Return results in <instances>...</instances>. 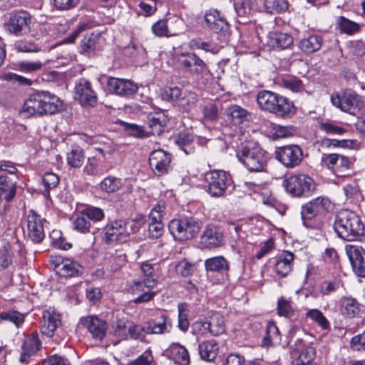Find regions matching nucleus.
<instances>
[{"label": "nucleus", "instance_id": "obj_1", "mask_svg": "<svg viewBox=\"0 0 365 365\" xmlns=\"http://www.w3.org/2000/svg\"><path fill=\"white\" fill-rule=\"evenodd\" d=\"M59 106L56 96L46 91L37 92L25 101L21 115L24 118L52 115L58 112Z\"/></svg>", "mask_w": 365, "mask_h": 365}, {"label": "nucleus", "instance_id": "obj_2", "mask_svg": "<svg viewBox=\"0 0 365 365\" xmlns=\"http://www.w3.org/2000/svg\"><path fill=\"white\" fill-rule=\"evenodd\" d=\"M333 226L337 236L348 242L359 240L364 232V225L360 217L348 210L337 212Z\"/></svg>", "mask_w": 365, "mask_h": 365}, {"label": "nucleus", "instance_id": "obj_3", "mask_svg": "<svg viewBox=\"0 0 365 365\" xmlns=\"http://www.w3.org/2000/svg\"><path fill=\"white\" fill-rule=\"evenodd\" d=\"M235 156L251 173L264 171L267 163L266 152L252 140L242 142L235 150Z\"/></svg>", "mask_w": 365, "mask_h": 365}, {"label": "nucleus", "instance_id": "obj_4", "mask_svg": "<svg viewBox=\"0 0 365 365\" xmlns=\"http://www.w3.org/2000/svg\"><path fill=\"white\" fill-rule=\"evenodd\" d=\"M80 140L89 145L94 146V155L88 158L83 172L88 175H98L102 173L101 165L106 160V155H111L113 152L108 142L103 140L104 138L100 135L91 136L84 133L79 135Z\"/></svg>", "mask_w": 365, "mask_h": 365}, {"label": "nucleus", "instance_id": "obj_5", "mask_svg": "<svg viewBox=\"0 0 365 365\" xmlns=\"http://www.w3.org/2000/svg\"><path fill=\"white\" fill-rule=\"evenodd\" d=\"M259 106L265 111L280 118H288L295 113V108L288 98L269 91H262L257 94Z\"/></svg>", "mask_w": 365, "mask_h": 365}, {"label": "nucleus", "instance_id": "obj_6", "mask_svg": "<svg viewBox=\"0 0 365 365\" xmlns=\"http://www.w3.org/2000/svg\"><path fill=\"white\" fill-rule=\"evenodd\" d=\"M140 229L138 222L122 220L113 221L108 224L103 230V240L106 243L117 241L124 242L130 235L137 232Z\"/></svg>", "mask_w": 365, "mask_h": 365}, {"label": "nucleus", "instance_id": "obj_7", "mask_svg": "<svg viewBox=\"0 0 365 365\" xmlns=\"http://www.w3.org/2000/svg\"><path fill=\"white\" fill-rule=\"evenodd\" d=\"M201 227V222L193 217L174 219L168 225L170 234L178 241L192 239L199 233Z\"/></svg>", "mask_w": 365, "mask_h": 365}, {"label": "nucleus", "instance_id": "obj_8", "mask_svg": "<svg viewBox=\"0 0 365 365\" xmlns=\"http://www.w3.org/2000/svg\"><path fill=\"white\" fill-rule=\"evenodd\" d=\"M331 102L341 110L351 115H356L364 106L361 98L351 91L344 92L341 95H331Z\"/></svg>", "mask_w": 365, "mask_h": 365}, {"label": "nucleus", "instance_id": "obj_9", "mask_svg": "<svg viewBox=\"0 0 365 365\" xmlns=\"http://www.w3.org/2000/svg\"><path fill=\"white\" fill-rule=\"evenodd\" d=\"M274 158L285 168H294L301 164L303 159V150L298 145L295 144L278 147L274 151Z\"/></svg>", "mask_w": 365, "mask_h": 365}, {"label": "nucleus", "instance_id": "obj_10", "mask_svg": "<svg viewBox=\"0 0 365 365\" xmlns=\"http://www.w3.org/2000/svg\"><path fill=\"white\" fill-rule=\"evenodd\" d=\"M285 182L287 191L294 196H301L315 189L313 179L304 174L292 175L287 178Z\"/></svg>", "mask_w": 365, "mask_h": 365}, {"label": "nucleus", "instance_id": "obj_11", "mask_svg": "<svg viewBox=\"0 0 365 365\" xmlns=\"http://www.w3.org/2000/svg\"><path fill=\"white\" fill-rule=\"evenodd\" d=\"M75 98L86 108H94L98 104V96L92 84L86 79H80L75 87Z\"/></svg>", "mask_w": 365, "mask_h": 365}, {"label": "nucleus", "instance_id": "obj_12", "mask_svg": "<svg viewBox=\"0 0 365 365\" xmlns=\"http://www.w3.org/2000/svg\"><path fill=\"white\" fill-rule=\"evenodd\" d=\"M157 284L158 280L151 278L134 281L129 287V292L138 296L133 299V302L140 304L150 301L155 294L151 289L154 288Z\"/></svg>", "mask_w": 365, "mask_h": 365}, {"label": "nucleus", "instance_id": "obj_13", "mask_svg": "<svg viewBox=\"0 0 365 365\" xmlns=\"http://www.w3.org/2000/svg\"><path fill=\"white\" fill-rule=\"evenodd\" d=\"M182 19L173 16L167 20H159L152 26V32L158 37L175 36L182 29Z\"/></svg>", "mask_w": 365, "mask_h": 365}, {"label": "nucleus", "instance_id": "obj_14", "mask_svg": "<svg viewBox=\"0 0 365 365\" xmlns=\"http://www.w3.org/2000/svg\"><path fill=\"white\" fill-rule=\"evenodd\" d=\"M207 191L213 197L222 195L227 188V175L222 170H214L204 175Z\"/></svg>", "mask_w": 365, "mask_h": 365}, {"label": "nucleus", "instance_id": "obj_15", "mask_svg": "<svg viewBox=\"0 0 365 365\" xmlns=\"http://www.w3.org/2000/svg\"><path fill=\"white\" fill-rule=\"evenodd\" d=\"M44 220L34 210H30L26 215L27 235L35 243L41 242L44 238Z\"/></svg>", "mask_w": 365, "mask_h": 365}, {"label": "nucleus", "instance_id": "obj_16", "mask_svg": "<svg viewBox=\"0 0 365 365\" xmlns=\"http://www.w3.org/2000/svg\"><path fill=\"white\" fill-rule=\"evenodd\" d=\"M149 165L156 176L166 175L171 170V156L163 150H154L150 155Z\"/></svg>", "mask_w": 365, "mask_h": 365}, {"label": "nucleus", "instance_id": "obj_17", "mask_svg": "<svg viewBox=\"0 0 365 365\" xmlns=\"http://www.w3.org/2000/svg\"><path fill=\"white\" fill-rule=\"evenodd\" d=\"M108 91L120 97L128 98L135 94L138 90V85L129 79L109 77L107 81Z\"/></svg>", "mask_w": 365, "mask_h": 365}, {"label": "nucleus", "instance_id": "obj_18", "mask_svg": "<svg viewBox=\"0 0 365 365\" xmlns=\"http://www.w3.org/2000/svg\"><path fill=\"white\" fill-rule=\"evenodd\" d=\"M31 24V16L25 11H19L11 14L6 29L9 33L19 36L29 31Z\"/></svg>", "mask_w": 365, "mask_h": 365}, {"label": "nucleus", "instance_id": "obj_19", "mask_svg": "<svg viewBox=\"0 0 365 365\" xmlns=\"http://www.w3.org/2000/svg\"><path fill=\"white\" fill-rule=\"evenodd\" d=\"M331 207V201L324 197H319L306 203L302 207V218L304 225H306L305 220H310L316 215L327 211Z\"/></svg>", "mask_w": 365, "mask_h": 365}, {"label": "nucleus", "instance_id": "obj_20", "mask_svg": "<svg viewBox=\"0 0 365 365\" xmlns=\"http://www.w3.org/2000/svg\"><path fill=\"white\" fill-rule=\"evenodd\" d=\"M322 163L336 176L343 175V173L349 170L350 166V161L347 157L336 153L323 155Z\"/></svg>", "mask_w": 365, "mask_h": 365}, {"label": "nucleus", "instance_id": "obj_21", "mask_svg": "<svg viewBox=\"0 0 365 365\" xmlns=\"http://www.w3.org/2000/svg\"><path fill=\"white\" fill-rule=\"evenodd\" d=\"M16 193V182L10 178L0 175V213H5L8 210L7 203L11 201Z\"/></svg>", "mask_w": 365, "mask_h": 365}, {"label": "nucleus", "instance_id": "obj_22", "mask_svg": "<svg viewBox=\"0 0 365 365\" xmlns=\"http://www.w3.org/2000/svg\"><path fill=\"white\" fill-rule=\"evenodd\" d=\"M61 324V315L54 309L50 307L43 312L40 327L43 334L51 337Z\"/></svg>", "mask_w": 365, "mask_h": 365}, {"label": "nucleus", "instance_id": "obj_23", "mask_svg": "<svg viewBox=\"0 0 365 365\" xmlns=\"http://www.w3.org/2000/svg\"><path fill=\"white\" fill-rule=\"evenodd\" d=\"M223 235L214 225H207L200 237V245L203 249L212 250L217 248L223 244Z\"/></svg>", "mask_w": 365, "mask_h": 365}, {"label": "nucleus", "instance_id": "obj_24", "mask_svg": "<svg viewBox=\"0 0 365 365\" xmlns=\"http://www.w3.org/2000/svg\"><path fill=\"white\" fill-rule=\"evenodd\" d=\"M81 324L91 334L93 338L101 340L104 338L107 331V324L104 320L96 316H87L81 319Z\"/></svg>", "mask_w": 365, "mask_h": 365}, {"label": "nucleus", "instance_id": "obj_25", "mask_svg": "<svg viewBox=\"0 0 365 365\" xmlns=\"http://www.w3.org/2000/svg\"><path fill=\"white\" fill-rule=\"evenodd\" d=\"M163 355L178 365H190V358L187 349L178 343H173Z\"/></svg>", "mask_w": 365, "mask_h": 365}, {"label": "nucleus", "instance_id": "obj_26", "mask_svg": "<svg viewBox=\"0 0 365 365\" xmlns=\"http://www.w3.org/2000/svg\"><path fill=\"white\" fill-rule=\"evenodd\" d=\"M250 116V113L240 106L232 105L230 106V121L232 127H235V131L237 133L242 135L245 134L242 125L248 121Z\"/></svg>", "mask_w": 365, "mask_h": 365}, {"label": "nucleus", "instance_id": "obj_27", "mask_svg": "<svg viewBox=\"0 0 365 365\" xmlns=\"http://www.w3.org/2000/svg\"><path fill=\"white\" fill-rule=\"evenodd\" d=\"M56 272L63 277H73L80 275L83 272V267L71 259H62L55 265Z\"/></svg>", "mask_w": 365, "mask_h": 365}, {"label": "nucleus", "instance_id": "obj_28", "mask_svg": "<svg viewBox=\"0 0 365 365\" xmlns=\"http://www.w3.org/2000/svg\"><path fill=\"white\" fill-rule=\"evenodd\" d=\"M171 328V321L165 314L158 318L150 320L145 324V333L160 334L168 332Z\"/></svg>", "mask_w": 365, "mask_h": 365}, {"label": "nucleus", "instance_id": "obj_29", "mask_svg": "<svg viewBox=\"0 0 365 365\" xmlns=\"http://www.w3.org/2000/svg\"><path fill=\"white\" fill-rule=\"evenodd\" d=\"M292 43V37L285 33L272 32L268 36L267 45L274 49H285Z\"/></svg>", "mask_w": 365, "mask_h": 365}, {"label": "nucleus", "instance_id": "obj_30", "mask_svg": "<svg viewBox=\"0 0 365 365\" xmlns=\"http://www.w3.org/2000/svg\"><path fill=\"white\" fill-rule=\"evenodd\" d=\"M294 255L291 252H284L275 263V271L278 276L286 277L292 269Z\"/></svg>", "mask_w": 365, "mask_h": 365}, {"label": "nucleus", "instance_id": "obj_31", "mask_svg": "<svg viewBox=\"0 0 365 365\" xmlns=\"http://www.w3.org/2000/svg\"><path fill=\"white\" fill-rule=\"evenodd\" d=\"M340 313L346 318L352 319L356 317L360 312L359 303L351 297H342L340 299Z\"/></svg>", "mask_w": 365, "mask_h": 365}, {"label": "nucleus", "instance_id": "obj_32", "mask_svg": "<svg viewBox=\"0 0 365 365\" xmlns=\"http://www.w3.org/2000/svg\"><path fill=\"white\" fill-rule=\"evenodd\" d=\"M207 26L214 32L220 33L227 25L226 19L217 10H210L205 14Z\"/></svg>", "mask_w": 365, "mask_h": 365}, {"label": "nucleus", "instance_id": "obj_33", "mask_svg": "<svg viewBox=\"0 0 365 365\" xmlns=\"http://www.w3.org/2000/svg\"><path fill=\"white\" fill-rule=\"evenodd\" d=\"M218 351V344L214 339L202 341L198 345L199 354L204 361H213L217 356Z\"/></svg>", "mask_w": 365, "mask_h": 365}, {"label": "nucleus", "instance_id": "obj_34", "mask_svg": "<svg viewBox=\"0 0 365 365\" xmlns=\"http://www.w3.org/2000/svg\"><path fill=\"white\" fill-rule=\"evenodd\" d=\"M168 122L166 115L163 113L150 114L148 117V125L150 128L147 133L160 135Z\"/></svg>", "mask_w": 365, "mask_h": 365}, {"label": "nucleus", "instance_id": "obj_35", "mask_svg": "<svg viewBox=\"0 0 365 365\" xmlns=\"http://www.w3.org/2000/svg\"><path fill=\"white\" fill-rule=\"evenodd\" d=\"M277 310L279 316L291 319H294L298 316L297 309L293 302L284 297L278 299Z\"/></svg>", "mask_w": 365, "mask_h": 365}, {"label": "nucleus", "instance_id": "obj_36", "mask_svg": "<svg viewBox=\"0 0 365 365\" xmlns=\"http://www.w3.org/2000/svg\"><path fill=\"white\" fill-rule=\"evenodd\" d=\"M345 252L353 269L365 259V250L361 246L347 245L345 247Z\"/></svg>", "mask_w": 365, "mask_h": 365}, {"label": "nucleus", "instance_id": "obj_37", "mask_svg": "<svg viewBox=\"0 0 365 365\" xmlns=\"http://www.w3.org/2000/svg\"><path fill=\"white\" fill-rule=\"evenodd\" d=\"M205 329H209L212 335L218 336L225 331V323L224 318L219 314L212 316L209 322L203 323Z\"/></svg>", "mask_w": 365, "mask_h": 365}, {"label": "nucleus", "instance_id": "obj_38", "mask_svg": "<svg viewBox=\"0 0 365 365\" xmlns=\"http://www.w3.org/2000/svg\"><path fill=\"white\" fill-rule=\"evenodd\" d=\"M302 343L303 341L300 339L296 340V349L300 351L297 361V365H310L315 356V349L310 346L301 349V344Z\"/></svg>", "mask_w": 365, "mask_h": 365}, {"label": "nucleus", "instance_id": "obj_39", "mask_svg": "<svg viewBox=\"0 0 365 365\" xmlns=\"http://www.w3.org/2000/svg\"><path fill=\"white\" fill-rule=\"evenodd\" d=\"M123 181L121 178L109 175L105 178L100 184L101 190L108 194L120 191L123 187Z\"/></svg>", "mask_w": 365, "mask_h": 365}, {"label": "nucleus", "instance_id": "obj_40", "mask_svg": "<svg viewBox=\"0 0 365 365\" xmlns=\"http://www.w3.org/2000/svg\"><path fill=\"white\" fill-rule=\"evenodd\" d=\"M130 321L125 318L119 319L113 323L111 334L118 339V341L128 339Z\"/></svg>", "mask_w": 365, "mask_h": 365}, {"label": "nucleus", "instance_id": "obj_41", "mask_svg": "<svg viewBox=\"0 0 365 365\" xmlns=\"http://www.w3.org/2000/svg\"><path fill=\"white\" fill-rule=\"evenodd\" d=\"M84 160V150L79 146H73L66 154L67 164L73 168H81Z\"/></svg>", "mask_w": 365, "mask_h": 365}, {"label": "nucleus", "instance_id": "obj_42", "mask_svg": "<svg viewBox=\"0 0 365 365\" xmlns=\"http://www.w3.org/2000/svg\"><path fill=\"white\" fill-rule=\"evenodd\" d=\"M322 45V38L319 35H311L300 41L299 47L304 53H311L319 51Z\"/></svg>", "mask_w": 365, "mask_h": 365}, {"label": "nucleus", "instance_id": "obj_43", "mask_svg": "<svg viewBox=\"0 0 365 365\" xmlns=\"http://www.w3.org/2000/svg\"><path fill=\"white\" fill-rule=\"evenodd\" d=\"M108 267L115 272L120 269L127 263V256L123 250H115L108 258Z\"/></svg>", "mask_w": 365, "mask_h": 365}, {"label": "nucleus", "instance_id": "obj_44", "mask_svg": "<svg viewBox=\"0 0 365 365\" xmlns=\"http://www.w3.org/2000/svg\"><path fill=\"white\" fill-rule=\"evenodd\" d=\"M280 341L279 331L273 322H269L267 326L266 334L263 339V346H271Z\"/></svg>", "mask_w": 365, "mask_h": 365}, {"label": "nucleus", "instance_id": "obj_45", "mask_svg": "<svg viewBox=\"0 0 365 365\" xmlns=\"http://www.w3.org/2000/svg\"><path fill=\"white\" fill-rule=\"evenodd\" d=\"M72 224L73 229L80 233L86 234L91 232V222L82 212L73 216Z\"/></svg>", "mask_w": 365, "mask_h": 365}, {"label": "nucleus", "instance_id": "obj_46", "mask_svg": "<svg viewBox=\"0 0 365 365\" xmlns=\"http://www.w3.org/2000/svg\"><path fill=\"white\" fill-rule=\"evenodd\" d=\"M194 138L192 135L181 133L178 135L176 143L185 152L186 155L193 153L195 151Z\"/></svg>", "mask_w": 365, "mask_h": 365}, {"label": "nucleus", "instance_id": "obj_47", "mask_svg": "<svg viewBox=\"0 0 365 365\" xmlns=\"http://www.w3.org/2000/svg\"><path fill=\"white\" fill-rule=\"evenodd\" d=\"M197 100L195 93L190 91H185L178 99L176 105L183 112H188L191 110Z\"/></svg>", "mask_w": 365, "mask_h": 365}, {"label": "nucleus", "instance_id": "obj_48", "mask_svg": "<svg viewBox=\"0 0 365 365\" xmlns=\"http://www.w3.org/2000/svg\"><path fill=\"white\" fill-rule=\"evenodd\" d=\"M268 13H279L285 11L288 7L287 0H264L259 1Z\"/></svg>", "mask_w": 365, "mask_h": 365}, {"label": "nucleus", "instance_id": "obj_49", "mask_svg": "<svg viewBox=\"0 0 365 365\" xmlns=\"http://www.w3.org/2000/svg\"><path fill=\"white\" fill-rule=\"evenodd\" d=\"M305 315L306 317L309 318L316 322L322 329H329V322L324 316L323 313L320 310L317 309H309Z\"/></svg>", "mask_w": 365, "mask_h": 365}, {"label": "nucleus", "instance_id": "obj_50", "mask_svg": "<svg viewBox=\"0 0 365 365\" xmlns=\"http://www.w3.org/2000/svg\"><path fill=\"white\" fill-rule=\"evenodd\" d=\"M98 35L94 33L87 34L81 41L80 52L82 53H90L96 48Z\"/></svg>", "mask_w": 365, "mask_h": 365}, {"label": "nucleus", "instance_id": "obj_51", "mask_svg": "<svg viewBox=\"0 0 365 365\" xmlns=\"http://www.w3.org/2000/svg\"><path fill=\"white\" fill-rule=\"evenodd\" d=\"M337 26L340 31L351 35L359 30V25L344 16H340L337 21Z\"/></svg>", "mask_w": 365, "mask_h": 365}, {"label": "nucleus", "instance_id": "obj_52", "mask_svg": "<svg viewBox=\"0 0 365 365\" xmlns=\"http://www.w3.org/2000/svg\"><path fill=\"white\" fill-rule=\"evenodd\" d=\"M41 347V341L38 339V334L37 332H32L30 335L27 336L22 345V350H26L30 353L36 354Z\"/></svg>", "mask_w": 365, "mask_h": 365}, {"label": "nucleus", "instance_id": "obj_53", "mask_svg": "<svg viewBox=\"0 0 365 365\" xmlns=\"http://www.w3.org/2000/svg\"><path fill=\"white\" fill-rule=\"evenodd\" d=\"M227 265V260L222 256L209 258L205 260V269L209 271L218 272L225 268Z\"/></svg>", "mask_w": 365, "mask_h": 365}, {"label": "nucleus", "instance_id": "obj_54", "mask_svg": "<svg viewBox=\"0 0 365 365\" xmlns=\"http://www.w3.org/2000/svg\"><path fill=\"white\" fill-rule=\"evenodd\" d=\"M43 63L39 61H22L16 64V68L26 73H34L41 69Z\"/></svg>", "mask_w": 365, "mask_h": 365}, {"label": "nucleus", "instance_id": "obj_55", "mask_svg": "<svg viewBox=\"0 0 365 365\" xmlns=\"http://www.w3.org/2000/svg\"><path fill=\"white\" fill-rule=\"evenodd\" d=\"M81 212L91 223L101 222L105 217L103 210L96 207H88Z\"/></svg>", "mask_w": 365, "mask_h": 365}, {"label": "nucleus", "instance_id": "obj_56", "mask_svg": "<svg viewBox=\"0 0 365 365\" xmlns=\"http://www.w3.org/2000/svg\"><path fill=\"white\" fill-rule=\"evenodd\" d=\"M128 365H157L151 349H146L135 359L130 361Z\"/></svg>", "mask_w": 365, "mask_h": 365}, {"label": "nucleus", "instance_id": "obj_57", "mask_svg": "<svg viewBox=\"0 0 365 365\" xmlns=\"http://www.w3.org/2000/svg\"><path fill=\"white\" fill-rule=\"evenodd\" d=\"M1 320L9 321L19 327L24 322V315L17 311L10 310L0 314Z\"/></svg>", "mask_w": 365, "mask_h": 365}, {"label": "nucleus", "instance_id": "obj_58", "mask_svg": "<svg viewBox=\"0 0 365 365\" xmlns=\"http://www.w3.org/2000/svg\"><path fill=\"white\" fill-rule=\"evenodd\" d=\"M341 284V281L339 279H334L332 280H326L321 283L319 286L320 292L323 295H329L331 293L336 291Z\"/></svg>", "mask_w": 365, "mask_h": 365}, {"label": "nucleus", "instance_id": "obj_59", "mask_svg": "<svg viewBox=\"0 0 365 365\" xmlns=\"http://www.w3.org/2000/svg\"><path fill=\"white\" fill-rule=\"evenodd\" d=\"M323 257L324 260L331 264L334 268H340L339 256L334 248H326L323 255Z\"/></svg>", "mask_w": 365, "mask_h": 365}, {"label": "nucleus", "instance_id": "obj_60", "mask_svg": "<svg viewBox=\"0 0 365 365\" xmlns=\"http://www.w3.org/2000/svg\"><path fill=\"white\" fill-rule=\"evenodd\" d=\"M194 270V264L185 259L180 261L175 266V271L177 274L182 277H187L191 275Z\"/></svg>", "mask_w": 365, "mask_h": 365}, {"label": "nucleus", "instance_id": "obj_61", "mask_svg": "<svg viewBox=\"0 0 365 365\" xmlns=\"http://www.w3.org/2000/svg\"><path fill=\"white\" fill-rule=\"evenodd\" d=\"M12 256L9 247L4 246L0 248V269H4L11 264Z\"/></svg>", "mask_w": 365, "mask_h": 365}, {"label": "nucleus", "instance_id": "obj_62", "mask_svg": "<svg viewBox=\"0 0 365 365\" xmlns=\"http://www.w3.org/2000/svg\"><path fill=\"white\" fill-rule=\"evenodd\" d=\"M319 128L321 130L330 135H342L346 132L344 128L338 126L332 122L321 123L319 124Z\"/></svg>", "mask_w": 365, "mask_h": 365}, {"label": "nucleus", "instance_id": "obj_63", "mask_svg": "<svg viewBox=\"0 0 365 365\" xmlns=\"http://www.w3.org/2000/svg\"><path fill=\"white\" fill-rule=\"evenodd\" d=\"M218 110L213 103H209L203 108V123L212 122L217 118Z\"/></svg>", "mask_w": 365, "mask_h": 365}, {"label": "nucleus", "instance_id": "obj_64", "mask_svg": "<svg viewBox=\"0 0 365 365\" xmlns=\"http://www.w3.org/2000/svg\"><path fill=\"white\" fill-rule=\"evenodd\" d=\"M274 135L277 138H287L293 135L295 128L292 125H275L273 127Z\"/></svg>", "mask_w": 365, "mask_h": 365}]
</instances>
